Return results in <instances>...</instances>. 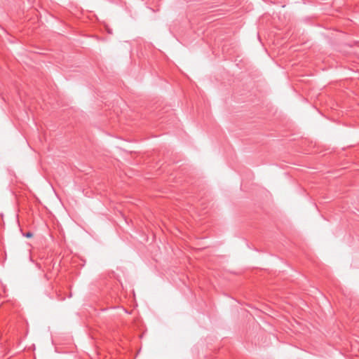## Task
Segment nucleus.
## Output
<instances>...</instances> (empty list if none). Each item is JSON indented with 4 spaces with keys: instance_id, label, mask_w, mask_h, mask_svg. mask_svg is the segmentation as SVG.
I'll return each mask as SVG.
<instances>
[{
    "instance_id": "f257e3e1",
    "label": "nucleus",
    "mask_w": 359,
    "mask_h": 359,
    "mask_svg": "<svg viewBox=\"0 0 359 359\" xmlns=\"http://www.w3.org/2000/svg\"><path fill=\"white\" fill-rule=\"evenodd\" d=\"M25 236L27 238H31V237H32L33 233H31V232H27V233H26V234H25Z\"/></svg>"
}]
</instances>
